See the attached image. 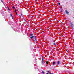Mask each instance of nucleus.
Listing matches in <instances>:
<instances>
[{"mask_svg":"<svg viewBox=\"0 0 74 74\" xmlns=\"http://www.w3.org/2000/svg\"><path fill=\"white\" fill-rule=\"evenodd\" d=\"M65 12L66 13V14L67 15H69V12L67 11V10H65Z\"/></svg>","mask_w":74,"mask_h":74,"instance_id":"obj_1","label":"nucleus"},{"mask_svg":"<svg viewBox=\"0 0 74 74\" xmlns=\"http://www.w3.org/2000/svg\"><path fill=\"white\" fill-rule=\"evenodd\" d=\"M35 37V36H30V38L31 39V40H32V39H33V38Z\"/></svg>","mask_w":74,"mask_h":74,"instance_id":"obj_2","label":"nucleus"},{"mask_svg":"<svg viewBox=\"0 0 74 74\" xmlns=\"http://www.w3.org/2000/svg\"><path fill=\"white\" fill-rule=\"evenodd\" d=\"M1 1L2 3L3 4H4V2H5V0H1Z\"/></svg>","mask_w":74,"mask_h":74,"instance_id":"obj_3","label":"nucleus"},{"mask_svg":"<svg viewBox=\"0 0 74 74\" xmlns=\"http://www.w3.org/2000/svg\"><path fill=\"white\" fill-rule=\"evenodd\" d=\"M35 40L36 42H37V38H36V36H35Z\"/></svg>","mask_w":74,"mask_h":74,"instance_id":"obj_4","label":"nucleus"},{"mask_svg":"<svg viewBox=\"0 0 74 74\" xmlns=\"http://www.w3.org/2000/svg\"><path fill=\"white\" fill-rule=\"evenodd\" d=\"M70 23L71 24V26L72 27V28H73V24L71 23Z\"/></svg>","mask_w":74,"mask_h":74,"instance_id":"obj_5","label":"nucleus"},{"mask_svg":"<svg viewBox=\"0 0 74 74\" xmlns=\"http://www.w3.org/2000/svg\"><path fill=\"white\" fill-rule=\"evenodd\" d=\"M53 65H55L56 64V62H53Z\"/></svg>","mask_w":74,"mask_h":74,"instance_id":"obj_6","label":"nucleus"},{"mask_svg":"<svg viewBox=\"0 0 74 74\" xmlns=\"http://www.w3.org/2000/svg\"><path fill=\"white\" fill-rule=\"evenodd\" d=\"M59 63H60V62H59V61H58L57 62V63L58 65L59 64Z\"/></svg>","mask_w":74,"mask_h":74,"instance_id":"obj_7","label":"nucleus"},{"mask_svg":"<svg viewBox=\"0 0 74 74\" xmlns=\"http://www.w3.org/2000/svg\"><path fill=\"white\" fill-rule=\"evenodd\" d=\"M42 61H44V58L43 57H42Z\"/></svg>","mask_w":74,"mask_h":74,"instance_id":"obj_8","label":"nucleus"},{"mask_svg":"<svg viewBox=\"0 0 74 74\" xmlns=\"http://www.w3.org/2000/svg\"><path fill=\"white\" fill-rule=\"evenodd\" d=\"M63 10V9L62 8H60V9H59V10L60 11H62Z\"/></svg>","mask_w":74,"mask_h":74,"instance_id":"obj_9","label":"nucleus"},{"mask_svg":"<svg viewBox=\"0 0 74 74\" xmlns=\"http://www.w3.org/2000/svg\"><path fill=\"white\" fill-rule=\"evenodd\" d=\"M12 8L13 9H16V8L14 6H13L12 7Z\"/></svg>","mask_w":74,"mask_h":74,"instance_id":"obj_10","label":"nucleus"},{"mask_svg":"<svg viewBox=\"0 0 74 74\" xmlns=\"http://www.w3.org/2000/svg\"><path fill=\"white\" fill-rule=\"evenodd\" d=\"M7 8H8V10H9V11H10V10L9 8V7H8L7 6Z\"/></svg>","mask_w":74,"mask_h":74,"instance_id":"obj_11","label":"nucleus"},{"mask_svg":"<svg viewBox=\"0 0 74 74\" xmlns=\"http://www.w3.org/2000/svg\"><path fill=\"white\" fill-rule=\"evenodd\" d=\"M1 14H3V15H4V13H3V12H1Z\"/></svg>","mask_w":74,"mask_h":74,"instance_id":"obj_12","label":"nucleus"},{"mask_svg":"<svg viewBox=\"0 0 74 74\" xmlns=\"http://www.w3.org/2000/svg\"><path fill=\"white\" fill-rule=\"evenodd\" d=\"M33 34H30V36H33Z\"/></svg>","mask_w":74,"mask_h":74,"instance_id":"obj_13","label":"nucleus"},{"mask_svg":"<svg viewBox=\"0 0 74 74\" xmlns=\"http://www.w3.org/2000/svg\"><path fill=\"white\" fill-rule=\"evenodd\" d=\"M46 64H48V61H47L46 62Z\"/></svg>","mask_w":74,"mask_h":74,"instance_id":"obj_14","label":"nucleus"},{"mask_svg":"<svg viewBox=\"0 0 74 74\" xmlns=\"http://www.w3.org/2000/svg\"><path fill=\"white\" fill-rule=\"evenodd\" d=\"M24 19L25 22H27V21H26V19Z\"/></svg>","mask_w":74,"mask_h":74,"instance_id":"obj_15","label":"nucleus"},{"mask_svg":"<svg viewBox=\"0 0 74 74\" xmlns=\"http://www.w3.org/2000/svg\"><path fill=\"white\" fill-rule=\"evenodd\" d=\"M42 74H44V73H45L44 71H42Z\"/></svg>","mask_w":74,"mask_h":74,"instance_id":"obj_16","label":"nucleus"},{"mask_svg":"<svg viewBox=\"0 0 74 74\" xmlns=\"http://www.w3.org/2000/svg\"><path fill=\"white\" fill-rule=\"evenodd\" d=\"M42 62L43 64H44V63H45L44 62V61H42Z\"/></svg>","mask_w":74,"mask_h":74,"instance_id":"obj_17","label":"nucleus"},{"mask_svg":"<svg viewBox=\"0 0 74 74\" xmlns=\"http://www.w3.org/2000/svg\"><path fill=\"white\" fill-rule=\"evenodd\" d=\"M58 4L59 5H60V3L59 2L58 3Z\"/></svg>","mask_w":74,"mask_h":74,"instance_id":"obj_18","label":"nucleus"},{"mask_svg":"<svg viewBox=\"0 0 74 74\" xmlns=\"http://www.w3.org/2000/svg\"><path fill=\"white\" fill-rule=\"evenodd\" d=\"M10 16H11L12 18L13 17V16H12V14H10Z\"/></svg>","mask_w":74,"mask_h":74,"instance_id":"obj_19","label":"nucleus"},{"mask_svg":"<svg viewBox=\"0 0 74 74\" xmlns=\"http://www.w3.org/2000/svg\"><path fill=\"white\" fill-rule=\"evenodd\" d=\"M53 45H56V43H53Z\"/></svg>","mask_w":74,"mask_h":74,"instance_id":"obj_20","label":"nucleus"},{"mask_svg":"<svg viewBox=\"0 0 74 74\" xmlns=\"http://www.w3.org/2000/svg\"><path fill=\"white\" fill-rule=\"evenodd\" d=\"M60 12H63V11H62V10H60Z\"/></svg>","mask_w":74,"mask_h":74,"instance_id":"obj_21","label":"nucleus"},{"mask_svg":"<svg viewBox=\"0 0 74 74\" xmlns=\"http://www.w3.org/2000/svg\"><path fill=\"white\" fill-rule=\"evenodd\" d=\"M16 15H18V12L16 13Z\"/></svg>","mask_w":74,"mask_h":74,"instance_id":"obj_22","label":"nucleus"},{"mask_svg":"<svg viewBox=\"0 0 74 74\" xmlns=\"http://www.w3.org/2000/svg\"><path fill=\"white\" fill-rule=\"evenodd\" d=\"M48 73H50V72H49V71H47Z\"/></svg>","mask_w":74,"mask_h":74,"instance_id":"obj_23","label":"nucleus"},{"mask_svg":"<svg viewBox=\"0 0 74 74\" xmlns=\"http://www.w3.org/2000/svg\"><path fill=\"white\" fill-rule=\"evenodd\" d=\"M15 13H17V12H16V11H15Z\"/></svg>","mask_w":74,"mask_h":74,"instance_id":"obj_24","label":"nucleus"},{"mask_svg":"<svg viewBox=\"0 0 74 74\" xmlns=\"http://www.w3.org/2000/svg\"><path fill=\"white\" fill-rule=\"evenodd\" d=\"M21 16H22V14H21Z\"/></svg>","mask_w":74,"mask_h":74,"instance_id":"obj_25","label":"nucleus"},{"mask_svg":"<svg viewBox=\"0 0 74 74\" xmlns=\"http://www.w3.org/2000/svg\"><path fill=\"white\" fill-rule=\"evenodd\" d=\"M12 19H14V18H13V17H12Z\"/></svg>","mask_w":74,"mask_h":74,"instance_id":"obj_26","label":"nucleus"},{"mask_svg":"<svg viewBox=\"0 0 74 74\" xmlns=\"http://www.w3.org/2000/svg\"><path fill=\"white\" fill-rule=\"evenodd\" d=\"M51 30H54V29H52L51 28Z\"/></svg>","mask_w":74,"mask_h":74,"instance_id":"obj_27","label":"nucleus"},{"mask_svg":"<svg viewBox=\"0 0 74 74\" xmlns=\"http://www.w3.org/2000/svg\"><path fill=\"white\" fill-rule=\"evenodd\" d=\"M60 30V28H59V30Z\"/></svg>","mask_w":74,"mask_h":74,"instance_id":"obj_28","label":"nucleus"},{"mask_svg":"<svg viewBox=\"0 0 74 74\" xmlns=\"http://www.w3.org/2000/svg\"><path fill=\"white\" fill-rule=\"evenodd\" d=\"M46 74H48V73H46Z\"/></svg>","mask_w":74,"mask_h":74,"instance_id":"obj_29","label":"nucleus"},{"mask_svg":"<svg viewBox=\"0 0 74 74\" xmlns=\"http://www.w3.org/2000/svg\"><path fill=\"white\" fill-rule=\"evenodd\" d=\"M49 74H53V73H50Z\"/></svg>","mask_w":74,"mask_h":74,"instance_id":"obj_30","label":"nucleus"},{"mask_svg":"<svg viewBox=\"0 0 74 74\" xmlns=\"http://www.w3.org/2000/svg\"><path fill=\"white\" fill-rule=\"evenodd\" d=\"M36 30H37V28H36Z\"/></svg>","mask_w":74,"mask_h":74,"instance_id":"obj_31","label":"nucleus"},{"mask_svg":"<svg viewBox=\"0 0 74 74\" xmlns=\"http://www.w3.org/2000/svg\"><path fill=\"white\" fill-rule=\"evenodd\" d=\"M62 67H63V66H62Z\"/></svg>","mask_w":74,"mask_h":74,"instance_id":"obj_32","label":"nucleus"}]
</instances>
